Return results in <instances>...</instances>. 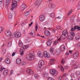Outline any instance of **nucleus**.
<instances>
[{"mask_svg":"<svg viewBox=\"0 0 80 80\" xmlns=\"http://www.w3.org/2000/svg\"><path fill=\"white\" fill-rule=\"evenodd\" d=\"M55 54L57 55H59L60 54V49H57L55 52Z\"/></svg>","mask_w":80,"mask_h":80,"instance_id":"22","label":"nucleus"},{"mask_svg":"<svg viewBox=\"0 0 80 80\" xmlns=\"http://www.w3.org/2000/svg\"><path fill=\"white\" fill-rule=\"evenodd\" d=\"M26 64V62H25V61H23L22 62V65H25Z\"/></svg>","mask_w":80,"mask_h":80,"instance_id":"48","label":"nucleus"},{"mask_svg":"<svg viewBox=\"0 0 80 80\" xmlns=\"http://www.w3.org/2000/svg\"><path fill=\"white\" fill-rule=\"evenodd\" d=\"M35 26L36 31H37V29H38V26H37V24H36Z\"/></svg>","mask_w":80,"mask_h":80,"instance_id":"53","label":"nucleus"},{"mask_svg":"<svg viewBox=\"0 0 80 80\" xmlns=\"http://www.w3.org/2000/svg\"><path fill=\"white\" fill-rule=\"evenodd\" d=\"M12 42L11 41H9L8 43V44L7 46L8 47H11L12 45Z\"/></svg>","mask_w":80,"mask_h":80,"instance_id":"28","label":"nucleus"},{"mask_svg":"<svg viewBox=\"0 0 80 80\" xmlns=\"http://www.w3.org/2000/svg\"><path fill=\"white\" fill-rule=\"evenodd\" d=\"M28 47V45H26L22 47H21V48H23V49L24 50V49H26Z\"/></svg>","mask_w":80,"mask_h":80,"instance_id":"31","label":"nucleus"},{"mask_svg":"<svg viewBox=\"0 0 80 80\" xmlns=\"http://www.w3.org/2000/svg\"><path fill=\"white\" fill-rule=\"evenodd\" d=\"M75 28L77 29L78 31H80V27L78 26H75Z\"/></svg>","mask_w":80,"mask_h":80,"instance_id":"30","label":"nucleus"},{"mask_svg":"<svg viewBox=\"0 0 80 80\" xmlns=\"http://www.w3.org/2000/svg\"><path fill=\"white\" fill-rule=\"evenodd\" d=\"M29 35H32V36L33 37H35V34H33L32 32H30L29 33Z\"/></svg>","mask_w":80,"mask_h":80,"instance_id":"37","label":"nucleus"},{"mask_svg":"<svg viewBox=\"0 0 80 80\" xmlns=\"http://www.w3.org/2000/svg\"><path fill=\"white\" fill-rule=\"evenodd\" d=\"M2 51L3 53H6V50H5V49H3Z\"/></svg>","mask_w":80,"mask_h":80,"instance_id":"55","label":"nucleus"},{"mask_svg":"<svg viewBox=\"0 0 80 80\" xmlns=\"http://www.w3.org/2000/svg\"><path fill=\"white\" fill-rule=\"evenodd\" d=\"M57 29H58V30H59V29H60V28H61V27L59 25L57 27Z\"/></svg>","mask_w":80,"mask_h":80,"instance_id":"50","label":"nucleus"},{"mask_svg":"<svg viewBox=\"0 0 80 80\" xmlns=\"http://www.w3.org/2000/svg\"><path fill=\"white\" fill-rule=\"evenodd\" d=\"M13 70H12L11 71V73H10V75H11L12 74H13Z\"/></svg>","mask_w":80,"mask_h":80,"instance_id":"54","label":"nucleus"},{"mask_svg":"<svg viewBox=\"0 0 80 80\" xmlns=\"http://www.w3.org/2000/svg\"><path fill=\"white\" fill-rule=\"evenodd\" d=\"M44 77H46V78L48 77V74L47 73H46V74L44 76Z\"/></svg>","mask_w":80,"mask_h":80,"instance_id":"51","label":"nucleus"},{"mask_svg":"<svg viewBox=\"0 0 80 80\" xmlns=\"http://www.w3.org/2000/svg\"><path fill=\"white\" fill-rule=\"evenodd\" d=\"M78 55H79V52H75L73 55V57H78Z\"/></svg>","mask_w":80,"mask_h":80,"instance_id":"20","label":"nucleus"},{"mask_svg":"<svg viewBox=\"0 0 80 80\" xmlns=\"http://www.w3.org/2000/svg\"><path fill=\"white\" fill-rule=\"evenodd\" d=\"M38 55L39 57H43V54H42V52H41L40 51L38 52Z\"/></svg>","mask_w":80,"mask_h":80,"instance_id":"23","label":"nucleus"},{"mask_svg":"<svg viewBox=\"0 0 80 80\" xmlns=\"http://www.w3.org/2000/svg\"><path fill=\"white\" fill-rule=\"evenodd\" d=\"M48 7L51 8H54L55 6V4H54L51 3L49 4Z\"/></svg>","mask_w":80,"mask_h":80,"instance_id":"17","label":"nucleus"},{"mask_svg":"<svg viewBox=\"0 0 80 80\" xmlns=\"http://www.w3.org/2000/svg\"><path fill=\"white\" fill-rule=\"evenodd\" d=\"M15 37L16 38H19L21 37V33L19 32H17L15 33H13L9 37V40L12 39L13 38H14Z\"/></svg>","mask_w":80,"mask_h":80,"instance_id":"1","label":"nucleus"},{"mask_svg":"<svg viewBox=\"0 0 80 80\" xmlns=\"http://www.w3.org/2000/svg\"><path fill=\"white\" fill-rule=\"evenodd\" d=\"M48 80H55L54 79L52 78H48Z\"/></svg>","mask_w":80,"mask_h":80,"instance_id":"49","label":"nucleus"},{"mask_svg":"<svg viewBox=\"0 0 80 80\" xmlns=\"http://www.w3.org/2000/svg\"><path fill=\"white\" fill-rule=\"evenodd\" d=\"M60 50L61 51H65V46L64 45H62L61 46Z\"/></svg>","mask_w":80,"mask_h":80,"instance_id":"18","label":"nucleus"},{"mask_svg":"<svg viewBox=\"0 0 80 80\" xmlns=\"http://www.w3.org/2000/svg\"><path fill=\"white\" fill-rule=\"evenodd\" d=\"M70 76L71 78H73L74 77V75L73 74H71Z\"/></svg>","mask_w":80,"mask_h":80,"instance_id":"57","label":"nucleus"},{"mask_svg":"<svg viewBox=\"0 0 80 80\" xmlns=\"http://www.w3.org/2000/svg\"><path fill=\"white\" fill-rule=\"evenodd\" d=\"M22 62V61L20 58H18L16 61V63L17 64L20 65Z\"/></svg>","mask_w":80,"mask_h":80,"instance_id":"15","label":"nucleus"},{"mask_svg":"<svg viewBox=\"0 0 80 80\" xmlns=\"http://www.w3.org/2000/svg\"><path fill=\"white\" fill-rule=\"evenodd\" d=\"M26 72L28 73V74H33V71L32 70H31L30 68H28L26 69Z\"/></svg>","mask_w":80,"mask_h":80,"instance_id":"10","label":"nucleus"},{"mask_svg":"<svg viewBox=\"0 0 80 80\" xmlns=\"http://www.w3.org/2000/svg\"><path fill=\"white\" fill-rule=\"evenodd\" d=\"M44 35L47 37H49L50 35V32L49 31L46 30L44 31Z\"/></svg>","mask_w":80,"mask_h":80,"instance_id":"12","label":"nucleus"},{"mask_svg":"<svg viewBox=\"0 0 80 80\" xmlns=\"http://www.w3.org/2000/svg\"><path fill=\"white\" fill-rule=\"evenodd\" d=\"M26 8H27V6L25 4H23L20 7V9L22 10H25Z\"/></svg>","mask_w":80,"mask_h":80,"instance_id":"13","label":"nucleus"},{"mask_svg":"<svg viewBox=\"0 0 80 80\" xmlns=\"http://www.w3.org/2000/svg\"><path fill=\"white\" fill-rule=\"evenodd\" d=\"M76 76L77 77L80 76V71H78L76 72Z\"/></svg>","mask_w":80,"mask_h":80,"instance_id":"32","label":"nucleus"},{"mask_svg":"<svg viewBox=\"0 0 80 80\" xmlns=\"http://www.w3.org/2000/svg\"><path fill=\"white\" fill-rule=\"evenodd\" d=\"M8 71L7 69L4 70L3 72V74L4 75H8Z\"/></svg>","mask_w":80,"mask_h":80,"instance_id":"21","label":"nucleus"},{"mask_svg":"<svg viewBox=\"0 0 80 80\" xmlns=\"http://www.w3.org/2000/svg\"><path fill=\"white\" fill-rule=\"evenodd\" d=\"M55 14L54 13H51L50 15V16L51 18H54L55 17Z\"/></svg>","mask_w":80,"mask_h":80,"instance_id":"27","label":"nucleus"},{"mask_svg":"<svg viewBox=\"0 0 80 80\" xmlns=\"http://www.w3.org/2000/svg\"><path fill=\"white\" fill-rule=\"evenodd\" d=\"M35 56L32 54L26 55V58L28 60H33L34 59Z\"/></svg>","mask_w":80,"mask_h":80,"instance_id":"3","label":"nucleus"},{"mask_svg":"<svg viewBox=\"0 0 80 80\" xmlns=\"http://www.w3.org/2000/svg\"><path fill=\"white\" fill-rule=\"evenodd\" d=\"M78 10H80V6H79L78 7Z\"/></svg>","mask_w":80,"mask_h":80,"instance_id":"64","label":"nucleus"},{"mask_svg":"<svg viewBox=\"0 0 80 80\" xmlns=\"http://www.w3.org/2000/svg\"><path fill=\"white\" fill-rule=\"evenodd\" d=\"M65 63V61L63 59H62V61H61V63H62V64H63Z\"/></svg>","mask_w":80,"mask_h":80,"instance_id":"52","label":"nucleus"},{"mask_svg":"<svg viewBox=\"0 0 80 80\" xmlns=\"http://www.w3.org/2000/svg\"><path fill=\"white\" fill-rule=\"evenodd\" d=\"M48 41L47 42V45L48 46H50L51 44H52V41L50 40V38H49L48 39Z\"/></svg>","mask_w":80,"mask_h":80,"instance_id":"14","label":"nucleus"},{"mask_svg":"<svg viewBox=\"0 0 80 80\" xmlns=\"http://www.w3.org/2000/svg\"><path fill=\"white\" fill-rule=\"evenodd\" d=\"M61 71H63L64 70V68H63V67L61 66Z\"/></svg>","mask_w":80,"mask_h":80,"instance_id":"56","label":"nucleus"},{"mask_svg":"<svg viewBox=\"0 0 80 80\" xmlns=\"http://www.w3.org/2000/svg\"><path fill=\"white\" fill-rule=\"evenodd\" d=\"M45 20V15H42L39 17V20L40 22H43Z\"/></svg>","mask_w":80,"mask_h":80,"instance_id":"11","label":"nucleus"},{"mask_svg":"<svg viewBox=\"0 0 80 80\" xmlns=\"http://www.w3.org/2000/svg\"><path fill=\"white\" fill-rule=\"evenodd\" d=\"M68 39L69 40H73V37H72L71 36H69L68 38Z\"/></svg>","mask_w":80,"mask_h":80,"instance_id":"36","label":"nucleus"},{"mask_svg":"<svg viewBox=\"0 0 80 80\" xmlns=\"http://www.w3.org/2000/svg\"><path fill=\"white\" fill-rule=\"evenodd\" d=\"M76 29L75 28V26L74 27V28H72L71 29V31H73L74 30H75Z\"/></svg>","mask_w":80,"mask_h":80,"instance_id":"42","label":"nucleus"},{"mask_svg":"<svg viewBox=\"0 0 80 80\" xmlns=\"http://www.w3.org/2000/svg\"><path fill=\"white\" fill-rule=\"evenodd\" d=\"M58 43V41H55L54 42L53 44L54 45H57Z\"/></svg>","mask_w":80,"mask_h":80,"instance_id":"40","label":"nucleus"},{"mask_svg":"<svg viewBox=\"0 0 80 80\" xmlns=\"http://www.w3.org/2000/svg\"><path fill=\"white\" fill-rule=\"evenodd\" d=\"M53 48H50V53H53Z\"/></svg>","mask_w":80,"mask_h":80,"instance_id":"34","label":"nucleus"},{"mask_svg":"<svg viewBox=\"0 0 80 80\" xmlns=\"http://www.w3.org/2000/svg\"><path fill=\"white\" fill-rule=\"evenodd\" d=\"M15 55V52H13L12 54V57H13V56H14V55Z\"/></svg>","mask_w":80,"mask_h":80,"instance_id":"59","label":"nucleus"},{"mask_svg":"<svg viewBox=\"0 0 80 80\" xmlns=\"http://www.w3.org/2000/svg\"><path fill=\"white\" fill-rule=\"evenodd\" d=\"M12 17H13V15H12V13L9 14L8 17L9 18V19H11L12 18Z\"/></svg>","mask_w":80,"mask_h":80,"instance_id":"33","label":"nucleus"},{"mask_svg":"<svg viewBox=\"0 0 80 80\" xmlns=\"http://www.w3.org/2000/svg\"><path fill=\"white\" fill-rule=\"evenodd\" d=\"M43 0H37L35 3V5L37 6H39L42 2Z\"/></svg>","mask_w":80,"mask_h":80,"instance_id":"8","label":"nucleus"},{"mask_svg":"<svg viewBox=\"0 0 80 80\" xmlns=\"http://www.w3.org/2000/svg\"><path fill=\"white\" fill-rule=\"evenodd\" d=\"M46 73H46V72H44L43 73V76H45V75L46 74Z\"/></svg>","mask_w":80,"mask_h":80,"instance_id":"63","label":"nucleus"},{"mask_svg":"<svg viewBox=\"0 0 80 80\" xmlns=\"http://www.w3.org/2000/svg\"><path fill=\"white\" fill-rule=\"evenodd\" d=\"M74 19V18H73V16H72L71 17V22H73Z\"/></svg>","mask_w":80,"mask_h":80,"instance_id":"39","label":"nucleus"},{"mask_svg":"<svg viewBox=\"0 0 80 80\" xmlns=\"http://www.w3.org/2000/svg\"><path fill=\"white\" fill-rule=\"evenodd\" d=\"M68 32H67V30H64L63 31V32L62 33V34L63 35H64L68 37Z\"/></svg>","mask_w":80,"mask_h":80,"instance_id":"19","label":"nucleus"},{"mask_svg":"<svg viewBox=\"0 0 80 80\" xmlns=\"http://www.w3.org/2000/svg\"><path fill=\"white\" fill-rule=\"evenodd\" d=\"M67 36L63 34H62L61 36V38L62 39H65L66 38H67Z\"/></svg>","mask_w":80,"mask_h":80,"instance_id":"25","label":"nucleus"},{"mask_svg":"<svg viewBox=\"0 0 80 80\" xmlns=\"http://www.w3.org/2000/svg\"><path fill=\"white\" fill-rule=\"evenodd\" d=\"M3 30V28L2 27H0V33L2 32Z\"/></svg>","mask_w":80,"mask_h":80,"instance_id":"41","label":"nucleus"},{"mask_svg":"<svg viewBox=\"0 0 80 80\" xmlns=\"http://www.w3.org/2000/svg\"><path fill=\"white\" fill-rule=\"evenodd\" d=\"M61 38H62L61 37L59 39H58V40L57 41H58H58H60V40H61Z\"/></svg>","mask_w":80,"mask_h":80,"instance_id":"60","label":"nucleus"},{"mask_svg":"<svg viewBox=\"0 0 80 80\" xmlns=\"http://www.w3.org/2000/svg\"><path fill=\"white\" fill-rule=\"evenodd\" d=\"M65 68L66 69H68V68H69V67H68V66H65Z\"/></svg>","mask_w":80,"mask_h":80,"instance_id":"61","label":"nucleus"},{"mask_svg":"<svg viewBox=\"0 0 80 80\" xmlns=\"http://www.w3.org/2000/svg\"><path fill=\"white\" fill-rule=\"evenodd\" d=\"M4 6H5L6 8H7L8 6L10 3V0H4Z\"/></svg>","mask_w":80,"mask_h":80,"instance_id":"7","label":"nucleus"},{"mask_svg":"<svg viewBox=\"0 0 80 80\" xmlns=\"http://www.w3.org/2000/svg\"><path fill=\"white\" fill-rule=\"evenodd\" d=\"M54 62H55V60L54 59H51L49 62L50 65H52V63Z\"/></svg>","mask_w":80,"mask_h":80,"instance_id":"26","label":"nucleus"},{"mask_svg":"<svg viewBox=\"0 0 80 80\" xmlns=\"http://www.w3.org/2000/svg\"><path fill=\"white\" fill-rule=\"evenodd\" d=\"M20 0H12V7L13 8L17 7L18 2H20Z\"/></svg>","mask_w":80,"mask_h":80,"instance_id":"2","label":"nucleus"},{"mask_svg":"<svg viewBox=\"0 0 80 80\" xmlns=\"http://www.w3.org/2000/svg\"><path fill=\"white\" fill-rule=\"evenodd\" d=\"M5 69H6V68H2L0 66V72H2V71L3 70H5Z\"/></svg>","mask_w":80,"mask_h":80,"instance_id":"35","label":"nucleus"},{"mask_svg":"<svg viewBox=\"0 0 80 80\" xmlns=\"http://www.w3.org/2000/svg\"><path fill=\"white\" fill-rule=\"evenodd\" d=\"M10 57L8 55H6V58H7L5 60V63H7V64H10V63L11 62V60L9 59Z\"/></svg>","mask_w":80,"mask_h":80,"instance_id":"5","label":"nucleus"},{"mask_svg":"<svg viewBox=\"0 0 80 80\" xmlns=\"http://www.w3.org/2000/svg\"><path fill=\"white\" fill-rule=\"evenodd\" d=\"M70 33L72 36H73V37H74V36H75V33H74L73 32H71Z\"/></svg>","mask_w":80,"mask_h":80,"instance_id":"45","label":"nucleus"},{"mask_svg":"<svg viewBox=\"0 0 80 80\" xmlns=\"http://www.w3.org/2000/svg\"><path fill=\"white\" fill-rule=\"evenodd\" d=\"M68 75V73L66 72V73H65L63 75V77H66V76H67V75Z\"/></svg>","mask_w":80,"mask_h":80,"instance_id":"47","label":"nucleus"},{"mask_svg":"<svg viewBox=\"0 0 80 80\" xmlns=\"http://www.w3.org/2000/svg\"><path fill=\"white\" fill-rule=\"evenodd\" d=\"M80 38L79 36H76L75 38V39H76V40H78L80 39Z\"/></svg>","mask_w":80,"mask_h":80,"instance_id":"44","label":"nucleus"},{"mask_svg":"<svg viewBox=\"0 0 80 80\" xmlns=\"http://www.w3.org/2000/svg\"><path fill=\"white\" fill-rule=\"evenodd\" d=\"M50 72L51 75H54L55 76H56L57 74H58V73L57 72V70L54 69H51L50 71Z\"/></svg>","mask_w":80,"mask_h":80,"instance_id":"6","label":"nucleus"},{"mask_svg":"<svg viewBox=\"0 0 80 80\" xmlns=\"http://www.w3.org/2000/svg\"><path fill=\"white\" fill-rule=\"evenodd\" d=\"M34 77L36 78H38V76L37 74H35L34 75Z\"/></svg>","mask_w":80,"mask_h":80,"instance_id":"46","label":"nucleus"},{"mask_svg":"<svg viewBox=\"0 0 80 80\" xmlns=\"http://www.w3.org/2000/svg\"><path fill=\"white\" fill-rule=\"evenodd\" d=\"M78 68V66L77 65H74L73 69H75V68Z\"/></svg>","mask_w":80,"mask_h":80,"instance_id":"43","label":"nucleus"},{"mask_svg":"<svg viewBox=\"0 0 80 80\" xmlns=\"http://www.w3.org/2000/svg\"><path fill=\"white\" fill-rule=\"evenodd\" d=\"M78 47H79L80 46V42H79L77 44Z\"/></svg>","mask_w":80,"mask_h":80,"instance_id":"62","label":"nucleus"},{"mask_svg":"<svg viewBox=\"0 0 80 80\" xmlns=\"http://www.w3.org/2000/svg\"><path fill=\"white\" fill-rule=\"evenodd\" d=\"M5 33L6 36H8V37L9 36V37L12 35V33L11 32L9 31H6L5 32Z\"/></svg>","mask_w":80,"mask_h":80,"instance_id":"9","label":"nucleus"},{"mask_svg":"<svg viewBox=\"0 0 80 80\" xmlns=\"http://www.w3.org/2000/svg\"><path fill=\"white\" fill-rule=\"evenodd\" d=\"M38 70H40L42 69V66L44 65L45 64V62L44 61L42 60L40 61L38 63Z\"/></svg>","mask_w":80,"mask_h":80,"instance_id":"4","label":"nucleus"},{"mask_svg":"<svg viewBox=\"0 0 80 80\" xmlns=\"http://www.w3.org/2000/svg\"><path fill=\"white\" fill-rule=\"evenodd\" d=\"M44 57H47L48 58V54H47V52L46 51H44Z\"/></svg>","mask_w":80,"mask_h":80,"instance_id":"24","label":"nucleus"},{"mask_svg":"<svg viewBox=\"0 0 80 80\" xmlns=\"http://www.w3.org/2000/svg\"><path fill=\"white\" fill-rule=\"evenodd\" d=\"M58 80H61L62 79V77L59 76L58 77Z\"/></svg>","mask_w":80,"mask_h":80,"instance_id":"58","label":"nucleus"},{"mask_svg":"<svg viewBox=\"0 0 80 80\" xmlns=\"http://www.w3.org/2000/svg\"><path fill=\"white\" fill-rule=\"evenodd\" d=\"M18 45L19 47H22V46H23V43H22V42L21 41H19Z\"/></svg>","mask_w":80,"mask_h":80,"instance_id":"29","label":"nucleus"},{"mask_svg":"<svg viewBox=\"0 0 80 80\" xmlns=\"http://www.w3.org/2000/svg\"><path fill=\"white\" fill-rule=\"evenodd\" d=\"M25 16H28V15H30V12H29V11L26 12L25 13Z\"/></svg>","mask_w":80,"mask_h":80,"instance_id":"38","label":"nucleus"},{"mask_svg":"<svg viewBox=\"0 0 80 80\" xmlns=\"http://www.w3.org/2000/svg\"><path fill=\"white\" fill-rule=\"evenodd\" d=\"M20 51L21 55H23V53H24V49H23V48H21Z\"/></svg>","mask_w":80,"mask_h":80,"instance_id":"16","label":"nucleus"}]
</instances>
